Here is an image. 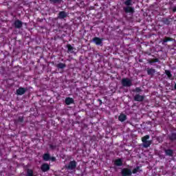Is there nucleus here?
I'll return each mask as SVG.
<instances>
[{"label": "nucleus", "mask_w": 176, "mask_h": 176, "mask_svg": "<svg viewBox=\"0 0 176 176\" xmlns=\"http://www.w3.org/2000/svg\"><path fill=\"white\" fill-rule=\"evenodd\" d=\"M122 85L125 87H130V86L132 85V81L129 78H124L122 80Z\"/></svg>", "instance_id": "obj_2"}, {"label": "nucleus", "mask_w": 176, "mask_h": 176, "mask_svg": "<svg viewBox=\"0 0 176 176\" xmlns=\"http://www.w3.org/2000/svg\"><path fill=\"white\" fill-rule=\"evenodd\" d=\"M67 16V13L65 12H60L58 15L59 19H65Z\"/></svg>", "instance_id": "obj_12"}, {"label": "nucleus", "mask_w": 176, "mask_h": 176, "mask_svg": "<svg viewBox=\"0 0 176 176\" xmlns=\"http://www.w3.org/2000/svg\"><path fill=\"white\" fill-rule=\"evenodd\" d=\"M94 42L96 43V45H101V43H102V39L98 37H95L94 38Z\"/></svg>", "instance_id": "obj_6"}, {"label": "nucleus", "mask_w": 176, "mask_h": 176, "mask_svg": "<svg viewBox=\"0 0 176 176\" xmlns=\"http://www.w3.org/2000/svg\"><path fill=\"white\" fill-rule=\"evenodd\" d=\"M136 91H138V93H139V91H141V89L140 88H136Z\"/></svg>", "instance_id": "obj_25"}, {"label": "nucleus", "mask_w": 176, "mask_h": 176, "mask_svg": "<svg viewBox=\"0 0 176 176\" xmlns=\"http://www.w3.org/2000/svg\"><path fill=\"white\" fill-rule=\"evenodd\" d=\"M165 74H166V75H167L168 78H171L172 75H171V73L170 72V71L166 70Z\"/></svg>", "instance_id": "obj_21"}, {"label": "nucleus", "mask_w": 176, "mask_h": 176, "mask_svg": "<svg viewBox=\"0 0 176 176\" xmlns=\"http://www.w3.org/2000/svg\"><path fill=\"white\" fill-rule=\"evenodd\" d=\"M141 170L140 169V167H137L136 168L133 169V174H137V173H140Z\"/></svg>", "instance_id": "obj_19"}, {"label": "nucleus", "mask_w": 176, "mask_h": 176, "mask_svg": "<svg viewBox=\"0 0 176 176\" xmlns=\"http://www.w3.org/2000/svg\"><path fill=\"white\" fill-rule=\"evenodd\" d=\"M24 93H25V89L24 88H19L17 91H16V94L19 96H23V94H24Z\"/></svg>", "instance_id": "obj_9"}, {"label": "nucleus", "mask_w": 176, "mask_h": 176, "mask_svg": "<svg viewBox=\"0 0 176 176\" xmlns=\"http://www.w3.org/2000/svg\"><path fill=\"white\" fill-rule=\"evenodd\" d=\"M122 173L123 176L131 175V170L127 168H124L122 170Z\"/></svg>", "instance_id": "obj_4"}, {"label": "nucleus", "mask_w": 176, "mask_h": 176, "mask_svg": "<svg viewBox=\"0 0 176 176\" xmlns=\"http://www.w3.org/2000/svg\"><path fill=\"white\" fill-rule=\"evenodd\" d=\"M114 164L116 166H122L123 164V162L120 159H118L115 161Z\"/></svg>", "instance_id": "obj_13"}, {"label": "nucleus", "mask_w": 176, "mask_h": 176, "mask_svg": "<svg viewBox=\"0 0 176 176\" xmlns=\"http://www.w3.org/2000/svg\"><path fill=\"white\" fill-rule=\"evenodd\" d=\"M133 0H126L124 2V4L126 5V6H130V5H132Z\"/></svg>", "instance_id": "obj_17"}, {"label": "nucleus", "mask_w": 176, "mask_h": 176, "mask_svg": "<svg viewBox=\"0 0 176 176\" xmlns=\"http://www.w3.org/2000/svg\"><path fill=\"white\" fill-rule=\"evenodd\" d=\"M14 25L16 28H21L23 27V23L19 20L16 21Z\"/></svg>", "instance_id": "obj_8"}, {"label": "nucleus", "mask_w": 176, "mask_h": 176, "mask_svg": "<svg viewBox=\"0 0 176 176\" xmlns=\"http://www.w3.org/2000/svg\"><path fill=\"white\" fill-rule=\"evenodd\" d=\"M126 119V115L124 114H120V116L118 117V120H120V122H124Z\"/></svg>", "instance_id": "obj_11"}, {"label": "nucleus", "mask_w": 176, "mask_h": 176, "mask_svg": "<svg viewBox=\"0 0 176 176\" xmlns=\"http://www.w3.org/2000/svg\"><path fill=\"white\" fill-rule=\"evenodd\" d=\"M65 103L67 104V105H70V104L74 103V99H72V98H67L65 99Z\"/></svg>", "instance_id": "obj_10"}, {"label": "nucleus", "mask_w": 176, "mask_h": 176, "mask_svg": "<svg viewBox=\"0 0 176 176\" xmlns=\"http://www.w3.org/2000/svg\"><path fill=\"white\" fill-rule=\"evenodd\" d=\"M148 75H153L155 74V69H148L147 71Z\"/></svg>", "instance_id": "obj_18"}, {"label": "nucleus", "mask_w": 176, "mask_h": 176, "mask_svg": "<svg viewBox=\"0 0 176 176\" xmlns=\"http://www.w3.org/2000/svg\"><path fill=\"white\" fill-rule=\"evenodd\" d=\"M41 170L42 171L45 173V171H48V170H50V167L49 166V164H44L41 166Z\"/></svg>", "instance_id": "obj_5"}, {"label": "nucleus", "mask_w": 176, "mask_h": 176, "mask_svg": "<svg viewBox=\"0 0 176 176\" xmlns=\"http://www.w3.org/2000/svg\"><path fill=\"white\" fill-rule=\"evenodd\" d=\"M67 49L69 52H73L74 47L71 45H67Z\"/></svg>", "instance_id": "obj_22"}, {"label": "nucleus", "mask_w": 176, "mask_h": 176, "mask_svg": "<svg viewBox=\"0 0 176 176\" xmlns=\"http://www.w3.org/2000/svg\"><path fill=\"white\" fill-rule=\"evenodd\" d=\"M135 101H142V100H144V96L140 95H136L135 96Z\"/></svg>", "instance_id": "obj_14"}, {"label": "nucleus", "mask_w": 176, "mask_h": 176, "mask_svg": "<svg viewBox=\"0 0 176 176\" xmlns=\"http://www.w3.org/2000/svg\"><path fill=\"white\" fill-rule=\"evenodd\" d=\"M26 176H35V175H34V170H32L31 169H28Z\"/></svg>", "instance_id": "obj_15"}, {"label": "nucleus", "mask_w": 176, "mask_h": 176, "mask_svg": "<svg viewBox=\"0 0 176 176\" xmlns=\"http://www.w3.org/2000/svg\"><path fill=\"white\" fill-rule=\"evenodd\" d=\"M124 10L126 13H134V8L130 6L124 8Z\"/></svg>", "instance_id": "obj_7"}, {"label": "nucleus", "mask_w": 176, "mask_h": 176, "mask_svg": "<svg viewBox=\"0 0 176 176\" xmlns=\"http://www.w3.org/2000/svg\"><path fill=\"white\" fill-rule=\"evenodd\" d=\"M148 140H149V135H146L142 138L144 148H148V146H151V144H152V142Z\"/></svg>", "instance_id": "obj_1"}, {"label": "nucleus", "mask_w": 176, "mask_h": 176, "mask_svg": "<svg viewBox=\"0 0 176 176\" xmlns=\"http://www.w3.org/2000/svg\"><path fill=\"white\" fill-rule=\"evenodd\" d=\"M67 168L68 170H75V168H76V162H70L67 166Z\"/></svg>", "instance_id": "obj_3"}, {"label": "nucleus", "mask_w": 176, "mask_h": 176, "mask_svg": "<svg viewBox=\"0 0 176 176\" xmlns=\"http://www.w3.org/2000/svg\"><path fill=\"white\" fill-rule=\"evenodd\" d=\"M175 89H176V84L175 85Z\"/></svg>", "instance_id": "obj_27"}, {"label": "nucleus", "mask_w": 176, "mask_h": 176, "mask_svg": "<svg viewBox=\"0 0 176 176\" xmlns=\"http://www.w3.org/2000/svg\"><path fill=\"white\" fill-rule=\"evenodd\" d=\"M50 160H52V162H55L56 161V157H50Z\"/></svg>", "instance_id": "obj_24"}, {"label": "nucleus", "mask_w": 176, "mask_h": 176, "mask_svg": "<svg viewBox=\"0 0 176 176\" xmlns=\"http://www.w3.org/2000/svg\"><path fill=\"white\" fill-rule=\"evenodd\" d=\"M57 67L58 68L63 69V68H65V65L64 63H59L58 64Z\"/></svg>", "instance_id": "obj_20"}, {"label": "nucleus", "mask_w": 176, "mask_h": 176, "mask_svg": "<svg viewBox=\"0 0 176 176\" xmlns=\"http://www.w3.org/2000/svg\"><path fill=\"white\" fill-rule=\"evenodd\" d=\"M166 153L169 156H171V155H173V151L171 150H166Z\"/></svg>", "instance_id": "obj_23"}, {"label": "nucleus", "mask_w": 176, "mask_h": 176, "mask_svg": "<svg viewBox=\"0 0 176 176\" xmlns=\"http://www.w3.org/2000/svg\"><path fill=\"white\" fill-rule=\"evenodd\" d=\"M167 41H168V40H164V42H167Z\"/></svg>", "instance_id": "obj_26"}, {"label": "nucleus", "mask_w": 176, "mask_h": 176, "mask_svg": "<svg viewBox=\"0 0 176 176\" xmlns=\"http://www.w3.org/2000/svg\"><path fill=\"white\" fill-rule=\"evenodd\" d=\"M43 160H45L46 162H47V160H50V155H49V154H45L43 156Z\"/></svg>", "instance_id": "obj_16"}]
</instances>
